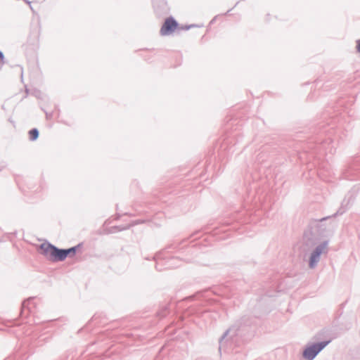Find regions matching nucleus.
<instances>
[{
    "label": "nucleus",
    "mask_w": 360,
    "mask_h": 360,
    "mask_svg": "<svg viewBox=\"0 0 360 360\" xmlns=\"http://www.w3.org/2000/svg\"><path fill=\"white\" fill-rule=\"evenodd\" d=\"M40 253L53 262L63 261L67 257H72L76 253V248L67 250L58 249L49 243H42L39 248Z\"/></svg>",
    "instance_id": "obj_1"
},
{
    "label": "nucleus",
    "mask_w": 360,
    "mask_h": 360,
    "mask_svg": "<svg viewBox=\"0 0 360 360\" xmlns=\"http://www.w3.org/2000/svg\"><path fill=\"white\" fill-rule=\"evenodd\" d=\"M328 343L329 341L323 342L307 348L303 353L304 357L308 360H312Z\"/></svg>",
    "instance_id": "obj_2"
},
{
    "label": "nucleus",
    "mask_w": 360,
    "mask_h": 360,
    "mask_svg": "<svg viewBox=\"0 0 360 360\" xmlns=\"http://www.w3.org/2000/svg\"><path fill=\"white\" fill-rule=\"evenodd\" d=\"M178 27V24L172 18H168L165 20L160 29V34L162 36L169 35L172 33Z\"/></svg>",
    "instance_id": "obj_3"
},
{
    "label": "nucleus",
    "mask_w": 360,
    "mask_h": 360,
    "mask_svg": "<svg viewBox=\"0 0 360 360\" xmlns=\"http://www.w3.org/2000/svg\"><path fill=\"white\" fill-rule=\"evenodd\" d=\"M325 249V245L319 246L316 248V250L312 253L310 259V266L312 268L314 266L317 262L319 255L323 252Z\"/></svg>",
    "instance_id": "obj_4"
},
{
    "label": "nucleus",
    "mask_w": 360,
    "mask_h": 360,
    "mask_svg": "<svg viewBox=\"0 0 360 360\" xmlns=\"http://www.w3.org/2000/svg\"><path fill=\"white\" fill-rule=\"evenodd\" d=\"M30 139L32 141L36 140L38 138L39 132L37 129H33L29 131Z\"/></svg>",
    "instance_id": "obj_5"
},
{
    "label": "nucleus",
    "mask_w": 360,
    "mask_h": 360,
    "mask_svg": "<svg viewBox=\"0 0 360 360\" xmlns=\"http://www.w3.org/2000/svg\"><path fill=\"white\" fill-rule=\"evenodd\" d=\"M357 51L360 53V40L357 41V46H356Z\"/></svg>",
    "instance_id": "obj_6"
},
{
    "label": "nucleus",
    "mask_w": 360,
    "mask_h": 360,
    "mask_svg": "<svg viewBox=\"0 0 360 360\" xmlns=\"http://www.w3.org/2000/svg\"><path fill=\"white\" fill-rule=\"evenodd\" d=\"M4 56H3V54L0 52V59H3Z\"/></svg>",
    "instance_id": "obj_7"
}]
</instances>
